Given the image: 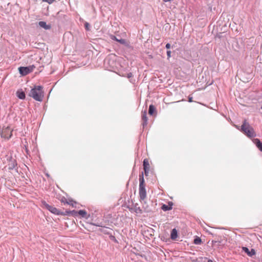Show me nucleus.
<instances>
[{"label":"nucleus","instance_id":"20e7f679","mask_svg":"<svg viewBox=\"0 0 262 262\" xmlns=\"http://www.w3.org/2000/svg\"><path fill=\"white\" fill-rule=\"evenodd\" d=\"M35 68V67L34 65H32L26 67H20L18 68V70L21 75L26 76L32 72Z\"/></svg>","mask_w":262,"mask_h":262},{"label":"nucleus","instance_id":"bb28decb","mask_svg":"<svg viewBox=\"0 0 262 262\" xmlns=\"http://www.w3.org/2000/svg\"><path fill=\"white\" fill-rule=\"evenodd\" d=\"M167 55L168 58H169L171 57V51H167Z\"/></svg>","mask_w":262,"mask_h":262},{"label":"nucleus","instance_id":"393cba45","mask_svg":"<svg viewBox=\"0 0 262 262\" xmlns=\"http://www.w3.org/2000/svg\"><path fill=\"white\" fill-rule=\"evenodd\" d=\"M110 38L113 39V40H117V38L116 37V36H115V35H110Z\"/></svg>","mask_w":262,"mask_h":262},{"label":"nucleus","instance_id":"473e14b6","mask_svg":"<svg viewBox=\"0 0 262 262\" xmlns=\"http://www.w3.org/2000/svg\"><path fill=\"white\" fill-rule=\"evenodd\" d=\"M64 201H66V202L67 201V200L65 198H64L62 200V202L64 203L65 202Z\"/></svg>","mask_w":262,"mask_h":262},{"label":"nucleus","instance_id":"6ab92c4d","mask_svg":"<svg viewBox=\"0 0 262 262\" xmlns=\"http://www.w3.org/2000/svg\"><path fill=\"white\" fill-rule=\"evenodd\" d=\"M193 243L195 245H200L202 243V240L200 237L196 236L193 241Z\"/></svg>","mask_w":262,"mask_h":262},{"label":"nucleus","instance_id":"aec40b11","mask_svg":"<svg viewBox=\"0 0 262 262\" xmlns=\"http://www.w3.org/2000/svg\"><path fill=\"white\" fill-rule=\"evenodd\" d=\"M116 41L117 42H119L120 43L122 44V45H126V41L124 39H122V38L119 39V38H117Z\"/></svg>","mask_w":262,"mask_h":262},{"label":"nucleus","instance_id":"7ed1b4c3","mask_svg":"<svg viewBox=\"0 0 262 262\" xmlns=\"http://www.w3.org/2000/svg\"><path fill=\"white\" fill-rule=\"evenodd\" d=\"M241 130L249 137H254L256 136L255 132L252 126L247 122L246 120H244L242 126Z\"/></svg>","mask_w":262,"mask_h":262},{"label":"nucleus","instance_id":"7c9ffc66","mask_svg":"<svg viewBox=\"0 0 262 262\" xmlns=\"http://www.w3.org/2000/svg\"><path fill=\"white\" fill-rule=\"evenodd\" d=\"M143 164H147V163H146V159H144V161H143Z\"/></svg>","mask_w":262,"mask_h":262},{"label":"nucleus","instance_id":"9b49d317","mask_svg":"<svg viewBox=\"0 0 262 262\" xmlns=\"http://www.w3.org/2000/svg\"><path fill=\"white\" fill-rule=\"evenodd\" d=\"M172 203L171 202H169L168 205L163 204L161 207V209L164 211H169L172 209Z\"/></svg>","mask_w":262,"mask_h":262},{"label":"nucleus","instance_id":"a211bd4d","mask_svg":"<svg viewBox=\"0 0 262 262\" xmlns=\"http://www.w3.org/2000/svg\"><path fill=\"white\" fill-rule=\"evenodd\" d=\"M78 215H79L81 216L82 217H85L86 215V211L85 210H80L78 211Z\"/></svg>","mask_w":262,"mask_h":262},{"label":"nucleus","instance_id":"2eb2a0df","mask_svg":"<svg viewBox=\"0 0 262 262\" xmlns=\"http://www.w3.org/2000/svg\"><path fill=\"white\" fill-rule=\"evenodd\" d=\"M17 96L20 99H24L26 97L25 93L21 90H18L16 92Z\"/></svg>","mask_w":262,"mask_h":262},{"label":"nucleus","instance_id":"9d476101","mask_svg":"<svg viewBox=\"0 0 262 262\" xmlns=\"http://www.w3.org/2000/svg\"><path fill=\"white\" fill-rule=\"evenodd\" d=\"M38 25L45 29V30H50L51 28V25L50 24H47V23L45 21H40L38 23Z\"/></svg>","mask_w":262,"mask_h":262},{"label":"nucleus","instance_id":"f03ea898","mask_svg":"<svg viewBox=\"0 0 262 262\" xmlns=\"http://www.w3.org/2000/svg\"><path fill=\"white\" fill-rule=\"evenodd\" d=\"M43 88L41 86H35L32 89L29 96L37 101H42L44 97Z\"/></svg>","mask_w":262,"mask_h":262},{"label":"nucleus","instance_id":"cd10ccee","mask_svg":"<svg viewBox=\"0 0 262 262\" xmlns=\"http://www.w3.org/2000/svg\"><path fill=\"white\" fill-rule=\"evenodd\" d=\"M171 46H170V44L169 43H167L166 45V49H169L170 48Z\"/></svg>","mask_w":262,"mask_h":262},{"label":"nucleus","instance_id":"72a5a7b5","mask_svg":"<svg viewBox=\"0 0 262 262\" xmlns=\"http://www.w3.org/2000/svg\"><path fill=\"white\" fill-rule=\"evenodd\" d=\"M64 201H66V202L67 201V200L65 198H64L62 200V202L64 203L65 202Z\"/></svg>","mask_w":262,"mask_h":262},{"label":"nucleus","instance_id":"a878e982","mask_svg":"<svg viewBox=\"0 0 262 262\" xmlns=\"http://www.w3.org/2000/svg\"><path fill=\"white\" fill-rule=\"evenodd\" d=\"M92 225L98 226V227H103L102 225L101 224H99L98 223H93Z\"/></svg>","mask_w":262,"mask_h":262},{"label":"nucleus","instance_id":"39448f33","mask_svg":"<svg viewBox=\"0 0 262 262\" xmlns=\"http://www.w3.org/2000/svg\"><path fill=\"white\" fill-rule=\"evenodd\" d=\"M44 205L46 209H47L49 211H50L52 213L55 214L59 215L62 214V212H60L57 208L54 207V206H51L47 203H46L45 201L42 203Z\"/></svg>","mask_w":262,"mask_h":262},{"label":"nucleus","instance_id":"c85d7f7f","mask_svg":"<svg viewBox=\"0 0 262 262\" xmlns=\"http://www.w3.org/2000/svg\"><path fill=\"white\" fill-rule=\"evenodd\" d=\"M192 101V97H189V102H191Z\"/></svg>","mask_w":262,"mask_h":262},{"label":"nucleus","instance_id":"5701e85b","mask_svg":"<svg viewBox=\"0 0 262 262\" xmlns=\"http://www.w3.org/2000/svg\"><path fill=\"white\" fill-rule=\"evenodd\" d=\"M42 1L43 2H47L49 4H52V3H54V2L55 1V0H42Z\"/></svg>","mask_w":262,"mask_h":262},{"label":"nucleus","instance_id":"ddd939ff","mask_svg":"<svg viewBox=\"0 0 262 262\" xmlns=\"http://www.w3.org/2000/svg\"><path fill=\"white\" fill-rule=\"evenodd\" d=\"M254 143L257 146V147L261 151H262V143L260 142V141L258 139H255L253 140Z\"/></svg>","mask_w":262,"mask_h":262},{"label":"nucleus","instance_id":"c756f323","mask_svg":"<svg viewBox=\"0 0 262 262\" xmlns=\"http://www.w3.org/2000/svg\"><path fill=\"white\" fill-rule=\"evenodd\" d=\"M208 262H216L215 261L212 260L211 259H208Z\"/></svg>","mask_w":262,"mask_h":262},{"label":"nucleus","instance_id":"f257e3e1","mask_svg":"<svg viewBox=\"0 0 262 262\" xmlns=\"http://www.w3.org/2000/svg\"><path fill=\"white\" fill-rule=\"evenodd\" d=\"M139 198L140 201L146 204L145 199L146 198V191L145 189V184L144 179V173L142 171L139 174Z\"/></svg>","mask_w":262,"mask_h":262},{"label":"nucleus","instance_id":"4be33fe9","mask_svg":"<svg viewBox=\"0 0 262 262\" xmlns=\"http://www.w3.org/2000/svg\"><path fill=\"white\" fill-rule=\"evenodd\" d=\"M154 230L148 227V233L150 235V236L152 235V233H154Z\"/></svg>","mask_w":262,"mask_h":262},{"label":"nucleus","instance_id":"e433bc0d","mask_svg":"<svg viewBox=\"0 0 262 262\" xmlns=\"http://www.w3.org/2000/svg\"><path fill=\"white\" fill-rule=\"evenodd\" d=\"M147 207V205H146L145 207H144V208L146 209Z\"/></svg>","mask_w":262,"mask_h":262},{"label":"nucleus","instance_id":"4468645a","mask_svg":"<svg viewBox=\"0 0 262 262\" xmlns=\"http://www.w3.org/2000/svg\"><path fill=\"white\" fill-rule=\"evenodd\" d=\"M177 236H178V231L175 228H174L171 231L170 238L172 240H175L177 238Z\"/></svg>","mask_w":262,"mask_h":262},{"label":"nucleus","instance_id":"f3484780","mask_svg":"<svg viewBox=\"0 0 262 262\" xmlns=\"http://www.w3.org/2000/svg\"><path fill=\"white\" fill-rule=\"evenodd\" d=\"M16 168H17V165H8V166H6L4 167V169L6 170H9L10 171L11 170H13L14 169H16Z\"/></svg>","mask_w":262,"mask_h":262},{"label":"nucleus","instance_id":"0eeeda50","mask_svg":"<svg viewBox=\"0 0 262 262\" xmlns=\"http://www.w3.org/2000/svg\"><path fill=\"white\" fill-rule=\"evenodd\" d=\"M243 251L245 252L249 256L252 257L255 255L254 249H251L250 250L246 247H242Z\"/></svg>","mask_w":262,"mask_h":262},{"label":"nucleus","instance_id":"b1692460","mask_svg":"<svg viewBox=\"0 0 262 262\" xmlns=\"http://www.w3.org/2000/svg\"><path fill=\"white\" fill-rule=\"evenodd\" d=\"M66 203L70 205H72L73 207H74L73 201L72 200L69 201V202L66 201Z\"/></svg>","mask_w":262,"mask_h":262},{"label":"nucleus","instance_id":"c9c22d12","mask_svg":"<svg viewBox=\"0 0 262 262\" xmlns=\"http://www.w3.org/2000/svg\"><path fill=\"white\" fill-rule=\"evenodd\" d=\"M85 26L86 28H87V29H88V24H86L85 25Z\"/></svg>","mask_w":262,"mask_h":262},{"label":"nucleus","instance_id":"f704fd0d","mask_svg":"<svg viewBox=\"0 0 262 262\" xmlns=\"http://www.w3.org/2000/svg\"><path fill=\"white\" fill-rule=\"evenodd\" d=\"M46 176H47V177H48V178H49V177H50V175L49 174V173H46Z\"/></svg>","mask_w":262,"mask_h":262},{"label":"nucleus","instance_id":"1a4fd4ad","mask_svg":"<svg viewBox=\"0 0 262 262\" xmlns=\"http://www.w3.org/2000/svg\"><path fill=\"white\" fill-rule=\"evenodd\" d=\"M148 114L154 117L157 116L156 107L153 105H150L148 109Z\"/></svg>","mask_w":262,"mask_h":262},{"label":"nucleus","instance_id":"2f4dec72","mask_svg":"<svg viewBox=\"0 0 262 262\" xmlns=\"http://www.w3.org/2000/svg\"><path fill=\"white\" fill-rule=\"evenodd\" d=\"M164 2H169L171 1V0H163Z\"/></svg>","mask_w":262,"mask_h":262},{"label":"nucleus","instance_id":"412c9836","mask_svg":"<svg viewBox=\"0 0 262 262\" xmlns=\"http://www.w3.org/2000/svg\"><path fill=\"white\" fill-rule=\"evenodd\" d=\"M144 172L145 177L147 176V165H143Z\"/></svg>","mask_w":262,"mask_h":262},{"label":"nucleus","instance_id":"f8f14e48","mask_svg":"<svg viewBox=\"0 0 262 262\" xmlns=\"http://www.w3.org/2000/svg\"><path fill=\"white\" fill-rule=\"evenodd\" d=\"M132 210H133L136 213H142V210L139 206L138 204H136L133 208H131Z\"/></svg>","mask_w":262,"mask_h":262},{"label":"nucleus","instance_id":"dca6fc26","mask_svg":"<svg viewBox=\"0 0 262 262\" xmlns=\"http://www.w3.org/2000/svg\"><path fill=\"white\" fill-rule=\"evenodd\" d=\"M142 120L143 121V127H144L145 125H146V111L145 110L144 111L142 112Z\"/></svg>","mask_w":262,"mask_h":262},{"label":"nucleus","instance_id":"423d86ee","mask_svg":"<svg viewBox=\"0 0 262 262\" xmlns=\"http://www.w3.org/2000/svg\"><path fill=\"white\" fill-rule=\"evenodd\" d=\"M12 136V130L10 127L3 128L2 132V136L6 139L10 138Z\"/></svg>","mask_w":262,"mask_h":262},{"label":"nucleus","instance_id":"6e6552de","mask_svg":"<svg viewBox=\"0 0 262 262\" xmlns=\"http://www.w3.org/2000/svg\"><path fill=\"white\" fill-rule=\"evenodd\" d=\"M77 212H78V211H76L75 210H66L64 212H62V215L72 216H78Z\"/></svg>","mask_w":262,"mask_h":262},{"label":"nucleus","instance_id":"4c0bfd02","mask_svg":"<svg viewBox=\"0 0 262 262\" xmlns=\"http://www.w3.org/2000/svg\"><path fill=\"white\" fill-rule=\"evenodd\" d=\"M261 109H262V105L261 106Z\"/></svg>","mask_w":262,"mask_h":262}]
</instances>
